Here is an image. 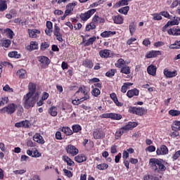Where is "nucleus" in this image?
Instances as JSON below:
<instances>
[{
	"mask_svg": "<svg viewBox=\"0 0 180 180\" xmlns=\"http://www.w3.org/2000/svg\"><path fill=\"white\" fill-rule=\"evenodd\" d=\"M146 151H148V153H154V151H155V146L149 145L146 148Z\"/></svg>",
	"mask_w": 180,
	"mask_h": 180,
	"instance_id": "0e129e2a",
	"label": "nucleus"
},
{
	"mask_svg": "<svg viewBox=\"0 0 180 180\" xmlns=\"http://www.w3.org/2000/svg\"><path fill=\"white\" fill-rule=\"evenodd\" d=\"M168 162L161 158H150L149 160V166L150 169L155 174H162L167 171Z\"/></svg>",
	"mask_w": 180,
	"mask_h": 180,
	"instance_id": "f257e3e1",
	"label": "nucleus"
},
{
	"mask_svg": "<svg viewBox=\"0 0 180 180\" xmlns=\"http://www.w3.org/2000/svg\"><path fill=\"white\" fill-rule=\"evenodd\" d=\"M82 65L83 67H85V68H89L90 70L94 68V62L91 59L86 58L83 60Z\"/></svg>",
	"mask_w": 180,
	"mask_h": 180,
	"instance_id": "aec40b11",
	"label": "nucleus"
},
{
	"mask_svg": "<svg viewBox=\"0 0 180 180\" xmlns=\"http://www.w3.org/2000/svg\"><path fill=\"white\" fill-rule=\"evenodd\" d=\"M39 49V44L37 41H32L30 45V51H33L34 50H37Z\"/></svg>",
	"mask_w": 180,
	"mask_h": 180,
	"instance_id": "c9c22d12",
	"label": "nucleus"
},
{
	"mask_svg": "<svg viewBox=\"0 0 180 180\" xmlns=\"http://www.w3.org/2000/svg\"><path fill=\"white\" fill-rule=\"evenodd\" d=\"M167 25H169V26H178V25H179V22L175 18H173V20H169L167 22Z\"/></svg>",
	"mask_w": 180,
	"mask_h": 180,
	"instance_id": "864d4df0",
	"label": "nucleus"
},
{
	"mask_svg": "<svg viewBox=\"0 0 180 180\" xmlns=\"http://www.w3.org/2000/svg\"><path fill=\"white\" fill-rule=\"evenodd\" d=\"M23 101L25 109H30L31 108H33L36 103L34 97L30 94H26L24 96Z\"/></svg>",
	"mask_w": 180,
	"mask_h": 180,
	"instance_id": "20e7f679",
	"label": "nucleus"
},
{
	"mask_svg": "<svg viewBox=\"0 0 180 180\" xmlns=\"http://www.w3.org/2000/svg\"><path fill=\"white\" fill-rule=\"evenodd\" d=\"M32 157H34L35 158H39V157H41V153H40L37 149H35L32 152Z\"/></svg>",
	"mask_w": 180,
	"mask_h": 180,
	"instance_id": "680f3d73",
	"label": "nucleus"
},
{
	"mask_svg": "<svg viewBox=\"0 0 180 180\" xmlns=\"http://www.w3.org/2000/svg\"><path fill=\"white\" fill-rule=\"evenodd\" d=\"M110 98L113 101L114 103H115L116 106L122 107L123 106V103H120L119 100L117 99V96L116 94L112 93L110 94Z\"/></svg>",
	"mask_w": 180,
	"mask_h": 180,
	"instance_id": "5701e85b",
	"label": "nucleus"
},
{
	"mask_svg": "<svg viewBox=\"0 0 180 180\" xmlns=\"http://www.w3.org/2000/svg\"><path fill=\"white\" fill-rule=\"evenodd\" d=\"M171 50H178L180 49V41H175L174 44L169 46Z\"/></svg>",
	"mask_w": 180,
	"mask_h": 180,
	"instance_id": "79ce46f5",
	"label": "nucleus"
},
{
	"mask_svg": "<svg viewBox=\"0 0 180 180\" xmlns=\"http://www.w3.org/2000/svg\"><path fill=\"white\" fill-rule=\"evenodd\" d=\"M96 168L100 171H104V169H108V168H109V165L106 163H102V164L98 165L96 166Z\"/></svg>",
	"mask_w": 180,
	"mask_h": 180,
	"instance_id": "a18cd8bd",
	"label": "nucleus"
},
{
	"mask_svg": "<svg viewBox=\"0 0 180 180\" xmlns=\"http://www.w3.org/2000/svg\"><path fill=\"white\" fill-rule=\"evenodd\" d=\"M61 131H63L66 136H71L73 134V131H72L71 128L68 127H62Z\"/></svg>",
	"mask_w": 180,
	"mask_h": 180,
	"instance_id": "72a5a7b5",
	"label": "nucleus"
},
{
	"mask_svg": "<svg viewBox=\"0 0 180 180\" xmlns=\"http://www.w3.org/2000/svg\"><path fill=\"white\" fill-rule=\"evenodd\" d=\"M37 84L33 82H30L28 84L29 92L27 94H30L33 96L37 91Z\"/></svg>",
	"mask_w": 180,
	"mask_h": 180,
	"instance_id": "dca6fc26",
	"label": "nucleus"
},
{
	"mask_svg": "<svg viewBox=\"0 0 180 180\" xmlns=\"http://www.w3.org/2000/svg\"><path fill=\"white\" fill-rule=\"evenodd\" d=\"M101 119H111V120H122V115L117 113H104L100 115Z\"/></svg>",
	"mask_w": 180,
	"mask_h": 180,
	"instance_id": "423d86ee",
	"label": "nucleus"
},
{
	"mask_svg": "<svg viewBox=\"0 0 180 180\" xmlns=\"http://www.w3.org/2000/svg\"><path fill=\"white\" fill-rule=\"evenodd\" d=\"M139 124L136 122H129L127 124L121 127L118 131L115 132V136L116 140H119L124 134L127 133L129 130H133L134 127H137Z\"/></svg>",
	"mask_w": 180,
	"mask_h": 180,
	"instance_id": "f03ea898",
	"label": "nucleus"
},
{
	"mask_svg": "<svg viewBox=\"0 0 180 180\" xmlns=\"http://www.w3.org/2000/svg\"><path fill=\"white\" fill-rule=\"evenodd\" d=\"M8 57L11 58H20V54H18V51H14L8 53Z\"/></svg>",
	"mask_w": 180,
	"mask_h": 180,
	"instance_id": "49530a36",
	"label": "nucleus"
},
{
	"mask_svg": "<svg viewBox=\"0 0 180 180\" xmlns=\"http://www.w3.org/2000/svg\"><path fill=\"white\" fill-rule=\"evenodd\" d=\"M116 34V31H104L101 34V37L103 38L110 37V36H114Z\"/></svg>",
	"mask_w": 180,
	"mask_h": 180,
	"instance_id": "2f4dec72",
	"label": "nucleus"
},
{
	"mask_svg": "<svg viewBox=\"0 0 180 180\" xmlns=\"http://www.w3.org/2000/svg\"><path fill=\"white\" fill-rule=\"evenodd\" d=\"M180 157V150H177L172 157L173 161H176V160Z\"/></svg>",
	"mask_w": 180,
	"mask_h": 180,
	"instance_id": "e2e57ef3",
	"label": "nucleus"
},
{
	"mask_svg": "<svg viewBox=\"0 0 180 180\" xmlns=\"http://www.w3.org/2000/svg\"><path fill=\"white\" fill-rule=\"evenodd\" d=\"M94 139L95 140L105 138V132L99 129H95L93 132Z\"/></svg>",
	"mask_w": 180,
	"mask_h": 180,
	"instance_id": "2eb2a0df",
	"label": "nucleus"
},
{
	"mask_svg": "<svg viewBox=\"0 0 180 180\" xmlns=\"http://www.w3.org/2000/svg\"><path fill=\"white\" fill-rule=\"evenodd\" d=\"M160 15L161 16H163L164 18H166L167 19H171V15H169V13H168V11H161L160 13Z\"/></svg>",
	"mask_w": 180,
	"mask_h": 180,
	"instance_id": "bf43d9fd",
	"label": "nucleus"
},
{
	"mask_svg": "<svg viewBox=\"0 0 180 180\" xmlns=\"http://www.w3.org/2000/svg\"><path fill=\"white\" fill-rule=\"evenodd\" d=\"M12 41L10 39H4L2 41V46L6 47V49H8L9 46H11Z\"/></svg>",
	"mask_w": 180,
	"mask_h": 180,
	"instance_id": "603ef678",
	"label": "nucleus"
},
{
	"mask_svg": "<svg viewBox=\"0 0 180 180\" xmlns=\"http://www.w3.org/2000/svg\"><path fill=\"white\" fill-rule=\"evenodd\" d=\"M143 180H160V178L154 174H147L143 176Z\"/></svg>",
	"mask_w": 180,
	"mask_h": 180,
	"instance_id": "58836bf2",
	"label": "nucleus"
},
{
	"mask_svg": "<svg viewBox=\"0 0 180 180\" xmlns=\"http://www.w3.org/2000/svg\"><path fill=\"white\" fill-rule=\"evenodd\" d=\"M63 172L65 176H68V178H72V173L71 171L67 169H63Z\"/></svg>",
	"mask_w": 180,
	"mask_h": 180,
	"instance_id": "13d9d810",
	"label": "nucleus"
},
{
	"mask_svg": "<svg viewBox=\"0 0 180 180\" xmlns=\"http://www.w3.org/2000/svg\"><path fill=\"white\" fill-rule=\"evenodd\" d=\"M55 138L56 140H63V135H61L60 131H56L55 134Z\"/></svg>",
	"mask_w": 180,
	"mask_h": 180,
	"instance_id": "774afa93",
	"label": "nucleus"
},
{
	"mask_svg": "<svg viewBox=\"0 0 180 180\" xmlns=\"http://www.w3.org/2000/svg\"><path fill=\"white\" fill-rule=\"evenodd\" d=\"M76 95H77V98H80L82 102L89 101V93L86 91L85 86L79 87L78 90L76 91Z\"/></svg>",
	"mask_w": 180,
	"mask_h": 180,
	"instance_id": "7ed1b4c3",
	"label": "nucleus"
},
{
	"mask_svg": "<svg viewBox=\"0 0 180 180\" xmlns=\"http://www.w3.org/2000/svg\"><path fill=\"white\" fill-rule=\"evenodd\" d=\"M120 72L122 74H125L126 75H129V74H130L131 72L130 67L127 65L123 66L122 68H121Z\"/></svg>",
	"mask_w": 180,
	"mask_h": 180,
	"instance_id": "ea45409f",
	"label": "nucleus"
},
{
	"mask_svg": "<svg viewBox=\"0 0 180 180\" xmlns=\"http://www.w3.org/2000/svg\"><path fill=\"white\" fill-rule=\"evenodd\" d=\"M129 2H130V0H120L113 6V8L117 9V8H120V6H126L129 5Z\"/></svg>",
	"mask_w": 180,
	"mask_h": 180,
	"instance_id": "4be33fe9",
	"label": "nucleus"
},
{
	"mask_svg": "<svg viewBox=\"0 0 180 180\" xmlns=\"http://www.w3.org/2000/svg\"><path fill=\"white\" fill-rule=\"evenodd\" d=\"M99 55L101 58H108L110 56V51L108 49L101 50L99 51Z\"/></svg>",
	"mask_w": 180,
	"mask_h": 180,
	"instance_id": "7c9ffc66",
	"label": "nucleus"
},
{
	"mask_svg": "<svg viewBox=\"0 0 180 180\" xmlns=\"http://www.w3.org/2000/svg\"><path fill=\"white\" fill-rule=\"evenodd\" d=\"M77 6V3L74 2V3H69L67 6H66V9H68V11H71L72 12V11H74V6Z\"/></svg>",
	"mask_w": 180,
	"mask_h": 180,
	"instance_id": "4d7b16f0",
	"label": "nucleus"
},
{
	"mask_svg": "<svg viewBox=\"0 0 180 180\" xmlns=\"http://www.w3.org/2000/svg\"><path fill=\"white\" fill-rule=\"evenodd\" d=\"M87 158L84 154H80L75 157V161H76V162H79V164H80L81 162H85Z\"/></svg>",
	"mask_w": 180,
	"mask_h": 180,
	"instance_id": "393cba45",
	"label": "nucleus"
},
{
	"mask_svg": "<svg viewBox=\"0 0 180 180\" xmlns=\"http://www.w3.org/2000/svg\"><path fill=\"white\" fill-rule=\"evenodd\" d=\"M130 11V7L127 6L125 7H122L118 10L119 13H122V15H127L129 11Z\"/></svg>",
	"mask_w": 180,
	"mask_h": 180,
	"instance_id": "4c0bfd02",
	"label": "nucleus"
},
{
	"mask_svg": "<svg viewBox=\"0 0 180 180\" xmlns=\"http://www.w3.org/2000/svg\"><path fill=\"white\" fill-rule=\"evenodd\" d=\"M62 159L67 163V165H69V167H74V165H75V162L67 155H63Z\"/></svg>",
	"mask_w": 180,
	"mask_h": 180,
	"instance_id": "bb28decb",
	"label": "nucleus"
},
{
	"mask_svg": "<svg viewBox=\"0 0 180 180\" xmlns=\"http://www.w3.org/2000/svg\"><path fill=\"white\" fill-rule=\"evenodd\" d=\"M169 115H170V116H179L180 111L177 110H169Z\"/></svg>",
	"mask_w": 180,
	"mask_h": 180,
	"instance_id": "5fc2aeb1",
	"label": "nucleus"
},
{
	"mask_svg": "<svg viewBox=\"0 0 180 180\" xmlns=\"http://www.w3.org/2000/svg\"><path fill=\"white\" fill-rule=\"evenodd\" d=\"M136 22H132L129 24V28L131 36H133V34H134L136 32Z\"/></svg>",
	"mask_w": 180,
	"mask_h": 180,
	"instance_id": "f704fd0d",
	"label": "nucleus"
},
{
	"mask_svg": "<svg viewBox=\"0 0 180 180\" xmlns=\"http://www.w3.org/2000/svg\"><path fill=\"white\" fill-rule=\"evenodd\" d=\"M96 8H91L85 13H82L79 15L81 20H82L83 22H86V20H88V19H89L91 16H92V15L95 13V12H96Z\"/></svg>",
	"mask_w": 180,
	"mask_h": 180,
	"instance_id": "6e6552de",
	"label": "nucleus"
},
{
	"mask_svg": "<svg viewBox=\"0 0 180 180\" xmlns=\"http://www.w3.org/2000/svg\"><path fill=\"white\" fill-rule=\"evenodd\" d=\"M61 29L57 24L54 25L53 34L56 36V40L58 41H63V34H61Z\"/></svg>",
	"mask_w": 180,
	"mask_h": 180,
	"instance_id": "9b49d317",
	"label": "nucleus"
},
{
	"mask_svg": "<svg viewBox=\"0 0 180 180\" xmlns=\"http://www.w3.org/2000/svg\"><path fill=\"white\" fill-rule=\"evenodd\" d=\"M49 47H50V44L47 41H44L41 44L40 50L41 51H45Z\"/></svg>",
	"mask_w": 180,
	"mask_h": 180,
	"instance_id": "c03bdc74",
	"label": "nucleus"
},
{
	"mask_svg": "<svg viewBox=\"0 0 180 180\" xmlns=\"http://www.w3.org/2000/svg\"><path fill=\"white\" fill-rule=\"evenodd\" d=\"M95 29H96V25H95L92 21L86 26V32H90Z\"/></svg>",
	"mask_w": 180,
	"mask_h": 180,
	"instance_id": "a19ab883",
	"label": "nucleus"
},
{
	"mask_svg": "<svg viewBox=\"0 0 180 180\" xmlns=\"http://www.w3.org/2000/svg\"><path fill=\"white\" fill-rule=\"evenodd\" d=\"M116 72H117V70L116 69L109 70L105 73V77H108V78H113V77H115V74H116Z\"/></svg>",
	"mask_w": 180,
	"mask_h": 180,
	"instance_id": "e433bc0d",
	"label": "nucleus"
},
{
	"mask_svg": "<svg viewBox=\"0 0 180 180\" xmlns=\"http://www.w3.org/2000/svg\"><path fill=\"white\" fill-rule=\"evenodd\" d=\"M65 150H66V153L68 154H70L72 157H75V155H77V154L79 153V150H78V148H77V147H75L72 144L68 145L67 147L65 148Z\"/></svg>",
	"mask_w": 180,
	"mask_h": 180,
	"instance_id": "9d476101",
	"label": "nucleus"
},
{
	"mask_svg": "<svg viewBox=\"0 0 180 180\" xmlns=\"http://www.w3.org/2000/svg\"><path fill=\"white\" fill-rule=\"evenodd\" d=\"M18 109V105L13 103H10L8 106H6L1 109L3 113H7V115H13Z\"/></svg>",
	"mask_w": 180,
	"mask_h": 180,
	"instance_id": "0eeeda50",
	"label": "nucleus"
},
{
	"mask_svg": "<svg viewBox=\"0 0 180 180\" xmlns=\"http://www.w3.org/2000/svg\"><path fill=\"white\" fill-rule=\"evenodd\" d=\"M163 72L164 75L167 77V78H174V77H176V75H178L176 70L171 72L167 69H165Z\"/></svg>",
	"mask_w": 180,
	"mask_h": 180,
	"instance_id": "b1692460",
	"label": "nucleus"
},
{
	"mask_svg": "<svg viewBox=\"0 0 180 180\" xmlns=\"http://www.w3.org/2000/svg\"><path fill=\"white\" fill-rule=\"evenodd\" d=\"M48 112L51 116H53V117H56V116L58 115V112H57V108L54 105L49 108Z\"/></svg>",
	"mask_w": 180,
	"mask_h": 180,
	"instance_id": "c756f323",
	"label": "nucleus"
},
{
	"mask_svg": "<svg viewBox=\"0 0 180 180\" xmlns=\"http://www.w3.org/2000/svg\"><path fill=\"white\" fill-rule=\"evenodd\" d=\"M37 60L40 63L41 68H48L50 65L51 60L46 56H38Z\"/></svg>",
	"mask_w": 180,
	"mask_h": 180,
	"instance_id": "1a4fd4ad",
	"label": "nucleus"
},
{
	"mask_svg": "<svg viewBox=\"0 0 180 180\" xmlns=\"http://www.w3.org/2000/svg\"><path fill=\"white\" fill-rule=\"evenodd\" d=\"M96 41V37L93 36L92 37L89 38L88 40L86 39V41L83 43L84 47H88L89 46H92L94 43Z\"/></svg>",
	"mask_w": 180,
	"mask_h": 180,
	"instance_id": "cd10ccee",
	"label": "nucleus"
},
{
	"mask_svg": "<svg viewBox=\"0 0 180 180\" xmlns=\"http://www.w3.org/2000/svg\"><path fill=\"white\" fill-rule=\"evenodd\" d=\"M8 102H9V98L7 96L1 97V98L0 99V106L6 105Z\"/></svg>",
	"mask_w": 180,
	"mask_h": 180,
	"instance_id": "3c124183",
	"label": "nucleus"
},
{
	"mask_svg": "<svg viewBox=\"0 0 180 180\" xmlns=\"http://www.w3.org/2000/svg\"><path fill=\"white\" fill-rule=\"evenodd\" d=\"M140 94V90L134 88V89H132L131 90H129L127 92V96L128 98H133V96H139Z\"/></svg>",
	"mask_w": 180,
	"mask_h": 180,
	"instance_id": "f3484780",
	"label": "nucleus"
},
{
	"mask_svg": "<svg viewBox=\"0 0 180 180\" xmlns=\"http://www.w3.org/2000/svg\"><path fill=\"white\" fill-rule=\"evenodd\" d=\"M91 95L93 96H95V98H98V96H99V95H101V90L96 87H95V86H91Z\"/></svg>",
	"mask_w": 180,
	"mask_h": 180,
	"instance_id": "473e14b6",
	"label": "nucleus"
},
{
	"mask_svg": "<svg viewBox=\"0 0 180 180\" xmlns=\"http://www.w3.org/2000/svg\"><path fill=\"white\" fill-rule=\"evenodd\" d=\"M33 140L36 141V143H38V144H44V143H46L43 136L39 133H36L33 136Z\"/></svg>",
	"mask_w": 180,
	"mask_h": 180,
	"instance_id": "a211bd4d",
	"label": "nucleus"
},
{
	"mask_svg": "<svg viewBox=\"0 0 180 180\" xmlns=\"http://www.w3.org/2000/svg\"><path fill=\"white\" fill-rule=\"evenodd\" d=\"M82 101L79 98H78L77 96L76 97V99L72 100V105H75L76 106H78V105H81V103H82Z\"/></svg>",
	"mask_w": 180,
	"mask_h": 180,
	"instance_id": "6e6d98bb",
	"label": "nucleus"
},
{
	"mask_svg": "<svg viewBox=\"0 0 180 180\" xmlns=\"http://www.w3.org/2000/svg\"><path fill=\"white\" fill-rule=\"evenodd\" d=\"M168 148L165 145H162L156 150L157 155H167L168 154Z\"/></svg>",
	"mask_w": 180,
	"mask_h": 180,
	"instance_id": "f8f14e48",
	"label": "nucleus"
},
{
	"mask_svg": "<svg viewBox=\"0 0 180 180\" xmlns=\"http://www.w3.org/2000/svg\"><path fill=\"white\" fill-rule=\"evenodd\" d=\"M17 75L20 79H25L27 75V72L25 69H20L17 71Z\"/></svg>",
	"mask_w": 180,
	"mask_h": 180,
	"instance_id": "a878e982",
	"label": "nucleus"
},
{
	"mask_svg": "<svg viewBox=\"0 0 180 180\" xmlns=\"http://www.w3.org/2000/svg\"><path fill=\"white\" fill-rule=\"evenodd\" d=\"M117 68H122V65H124V60L123 58H120L116 63H115Z\"/></svg>",
	"mask_w": 180,
	"mask_h": 180,
	"instance_id": "8fccbe9b",
	"label": "nucleus"
},
{
	"mask_svg": "<svg viewBox=\"0 0 180 180\" xmlns=\"http://www.w3.org/2000/svg\"><path fill=\"white\" fill-rule=\"evenodd\" d=\"M169 136L172 137V139H176L177 140H179L180 139L179 131H173L170 132Z\"/></svg>",
	"mask_w": 180,
	"mask_h": 180,
	"instance_id": "de8ad7c7",
	"label": "nucleus"
},
{
	"mask_svg": "<svg viewBox=\"0 0 180 180\" xmlns=\"http://www.w3.org/2000/svg\"><path fill=\"white\" fill-rule=\"evenodd\" d=\"M21 122H22V127H24L25 129H29V125L30 124V122H29L28 120H26Z\"/></svg>",
	"mask_w": 180,
	"mask_h": 180,
	"instance_id": "338daca9",
	"label": "nucleus"
},
{
	"mask_svg": "<svg viewBox=\"0 0 180 180\" xmlns=\"http://www.w3.org/2000/svg\"><path fill=\"white\" fill-rule=\"evenodd\" d=\"M129 112L137 115V116H144V115H147V109L141 107H129Z\"/></svg>",
	"mask_w": 180,
	"mask_h": 180,
	"instance_id": "39448f33",
	"label": "nucleus"
},
{
	"mask_svg": "<svg viewBox=\"0 0 180 180\" xmlns=\"http://www.w3.org/2000/svg\"><path fill=\"white\" fill-rule=\"evenodd\" d=\"M137 41L136 38L131 37L127 41V46H131V44H133L134 41Z\"/></svg>",
	"mask_w": 180,
	"mask_h": 180,
	"instance_id": "69168bd1",
	"label": "nucleus"
},
{
	"mask_svg": "<svg viewBox=\"0 0 180 180\" xmlns=\"http://www.w3.org/2000/svg\"><path fill=\"white\" fill-rule=\"evenodd\" d=\"M28 34L30 37H32V39H36L37 37V34H40V30H29Z\"/></svg>",
	"mask_w": 180,
	"mask_h": 180,
	"instance_id": "c85d7f7f",
	"label": "nucleus"
},
{
	"mask_svg": "<svg viewBox=\"0 0 180 180\" xmlns=\"http://www.w3.org/2000/svg\"><path fill=\"white\" fill-rule=\"evenodd\" d=\"M167 33L169 36H180V27H173L167 30Z\"/></svg>",
	"mask_w": 180,
	"mask_h": 180,
	"instance_id": "ddd939ff",
	"label": "nucleus"
},
{
	"mask_svg": "<svg viewBox=\"0 0 180 180\" xmlns=\"http://www.w3.org/2000/svg\"><path fill=\"white\" fill-rule=\"evenodd\" d=\"M153 20H162V17L160 13H153Z\"/></svg>",
	"mask_w": 180,
	"mask_h": 180,
	"instance_id": "052dcab7",
	"label": "nucleus"
},
{
	"mask_svg": "<svg viewBox=\"0 0 180 180\" xmlns=\"http://www.w3.org/2000/svg\"><path fill=\"white\" fill-rule=\"evenodd\" d=\"M73 133H79V131H81L82 130V127L79 124H75L72 127Z\"/></svg>",
	"mask_w": 180,
	"mask_h": 180,
	"instance_id": "09e8293b",
	"label": "nucleus"
},
{
	"mask_svg": "<svg viewBox=\"0 0 180 180\" xmlns=\"http://www.w3.org/2000/svg\"><path fill=\"white\" fill-rule=\"evenodd\" d=\"M147 72L149 74V75H152L153 77H155V75L157 74V66L154 65H150L147 68Z\"/></svg>",
	"mask_w": 180,
	"mask_h": 180,
	"instance_id": "412c9836",
	"label": "nucleus"
},
{
	"mask_svg": "<svg viewBox=\"0 0 180 180\" xmlns=\"http://www.w3.org/2000/svg\"><path fill=\"white\" fill-rule=\"evenodd\" d=\"M158 56H161V51L152 50L147 52L145 57L146 58H155L156 57H158Z\"/></svg>",
	"mask_w": 180,
	"mask_h": 180,
	"instance_id": "4468645a",
	"label": "nucleus"
},
{
	"mask_svg": "<svg viewBox=\"0 0 180 180\" xmlns=\"http://www.w3.org/2000/svg\"><path fill=\"white\" fill-rule=\"evenodd\" d=\"M112 20L115 25H123L124 18H123V15H117L112 16Z\"/></svg>",
	"mask_w": 180,
	"mask_h": 180,
	"instance_id": "6ab92c4d",
	"label": "nucleus"
},
{
	"mask_svg": "<svg viewBox=\"0 0 180 180\" xmlns=\"http://www.w3.org/2000/svg\"><path fill=\"white\" fill-rule=\"evenodd\" d=\"M8 9V4H6V1L4 0L0 1V11L4 12V11H6Z\"/></svg>",
	"mask_w": 180,
	"mask_h": 180,
	"instance_id": "37998d69",
	"label": "nucleus"
}]
</instances>
